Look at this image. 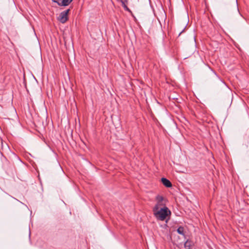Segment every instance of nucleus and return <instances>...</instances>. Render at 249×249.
Here are the masks:
<instances>
[{"label": "nucleus", "mask_w": 249, "mask_h": 249, "mask_svg": "<svg viewBox=\"0 0 249 249\" xmlns=\"http://www.w3.org/2000/svg\"><path fill=\"white\" fill-rule=\"evenodd\" d=\"M153 213L158 220L164 221L168 215L171 214V213L166 206H164L160 210L153 211Z\"/></svg>", "instance_id": "obj_1"}, {"label": "nucleus", "mask_w": 249, "mask_h": 249, "mask_svg": "<svg viewBox=\"0 0 249 249\" xmlns=\"http://www.w3.org/2000/svg\"><path fill=\"white\" fill-rule=\"evenodd\" d=\"M70 9H68L62 12L58 17V20L62 23H65L68 20V14Z\"/></svg>", "instance_id": "obj_2"}, {"label": "nucleus", "mask_w": 249, "mask_h": 249, "mask_svg": "<svg viewBox=\"0 0 249 249\" xmlns=\"http://www.w3.org/2000/svg\"><path fill=\"white\" fill-rule=\"evenodd\" d=\"M161 182L166 187H171L172 186V183L168 179L162 178L161 179Z\"/></svg>", "instance_id": "obj_3"}, {"label": "nucleus", "mask_w": 249, "mask_h": 249, "mask_svg": "<svg viewBox=\"0 0 249 249\" xmlns=\"http://www.w3.org/2000/svg\"><path fill=\"white\" fill-rule=\"evenodd\" d=\"M164 206H165V205L162 203V202H157V204L155 205V206L153 208V212L156 211L158 210H160V209L161 208H162L161 207L162 206L163 207Z\"/></svg>", "instance_id": "obj_4"}, {"label": "nucleus", "mask_w": 249, "mask_h": 249, "mask_svg": "<svg viewBox=\"0 0 249 249\" xmlns=\"http://www.w3.org/2000/svg\"><path fill=\"white\" fill-rule=\"evenodd\" d=\"M184 248L186 249H190L193 246V243L192 241L187 240L184 243Z\"/></svg>", "instance_id": "obj_5"}, {"label": "nucleus", "mask_w": 249, "mask_h": 249, "mask_svg": "<svg viewBox=\"0 0 249 249\" xmlns=\"http://www.w3.org/2000/svg\"><path fill=\"white\" fill-rule=\"evenodd\" d=\"M119 1L122 3V5L124 7V10L128 12H131L130 9L126 5L127 3H128V0H126V1L123 0H121Z\"/></svg>", "instance_id": "obj_6"}, {"label": "nucleus", "mask_w": 249, "mask_h": 249, "mask_svg": "<svg viewBox=\"0 0 249 249\" xmlns=\"http://www.w3.org/2000/svg\"><path fill=\"white\" fill-rule=\"evenodd\" d=\"M184 229L182 226H179L177 229V232L181 235H184Z\"/></svg>", "instance_id": "obj_7"}, {"label": "nucleus", "mask_w": 249, "mask_h": 249, "mask_svg": "<svg viewBox=\"0 0 249 249\" xmlns=\"http://www.w3.org/2000/svg\"><path fill=\"white\" fill-rule=\"evenodd\" d=\"M70 0H62L61 2V5L63 6H66L69 5L71 3Z\"/></svg>", "instance_id": "obj_8"}, {"label": "nucleus", "mask_w": 249, "mask_h": 249, "mask_svg": "<svg viewBox=\"0 0 249 249\" xmlns=\"http://www.w3.org/2000/svg\"><path fill=\"white\" fill-rule=\"evenodd\" d=\"M156 199L157 202H161L163 200V197L161 196L158 195L156 197Z\"/></svg>", "instance_id": "obj_9"}, {"label": "nucleus", "mask_w": 249, "mask_h": 249, "mask_svg": "<svg viewBox=\"0 0 249 249\" xmlns=\"http://www.w3.org/2000/svg\"><path fill=\"white\" fill-rule=\"evenodd\" d=\"M53 1L54 2L56 3L59 6H63V5H61L62 4L61 3V2L62 0H53Z\"/></svg>", "instance_id": "obj_10"}, {"label": "nucleus", "mask_w": 249, "mask_h": 249, "mask_svg": "<svg viewBox=\"0 0 249 249\" xmlns=\"http://www.w3.org/2000/svg\"><path fill=\"white\" fill-rule=\"evenodd\" d=\"M184 30H185V28H184V29H183L182 31H181V32L179 33V35H178V36H180V35H181V34L184 32Z\"/></svg>", "instance_id": "obj_11"}, {"label": "nucleus", "mask_w": 249, "mask_h": 249, "mask_svg": "<svg viewBox=\"0 0 249 249\" xmlns=\"http://www.w3.org/2000/svg\"><path fill=\"white\" fill-rule=\"evenodd\" d=\"M73 0H70V1H71V2Z\"/></svg>", "instance_id": "obj_12"}]
</instances>
